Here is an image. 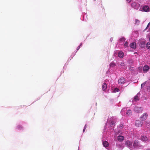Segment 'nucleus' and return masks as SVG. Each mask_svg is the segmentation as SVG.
Here are the masks:
<instances>
[{"instance_id": "f257e3e1", "label": "nucleus", "mask_w": 150, "mask_h": 150, "mask_svg": "<svg viewBox=\"0 0 150 150\" xmlns=\"http://www.w3.org/2000/svg\"><path fill=\"white\" fill-rule=\"evenodd\" d=\"M133 146L134 148H139L141 147L142 146L138 141L134 140L133 142Z\"/></svg>"}, {"instance_id": "f03ea898", "label": "nucleus", "mask_w": 150, "mask_h": 150, "mask_svg": "<svg viewBox=\"0 0 150 150\" xmlns=\"http://www.w3.org/2000/svg\"><path fill=\"white\" fill-rule=\"evenodd\" d=\"M139 6L140 5L139 4L135 2H133L131 4V6L136 9H138L139 8Z\"/></svg>"}, {"instance_id": "7ed1b4c3", "label": "nucleus", "mask_w": 150, "mask_h": 150, "mask_svg": "<svg viewBox=\"0 0 150 150\" xmlns=\"http://www.w3.org/2000/svg\"><path fill=\"white\" fill-rule=\"evenodd\" d=\"M135 125L137 127H141L142 126V123L141 121L137 120L136 121Z\"/></svg>"}, {"instance_id": "20e7f679", "label": "nucleus", "mask_w": 150, "mask_h": 150, "mask_svg": "<svg viewBox=\"0 0 150 150\" xmlns=\"http://www.w3.org/2000/svg\"><path fill=\"white\" fill-rule=\"evenodd\" d=\"M147 113H144L143 114L142 116L140 118V120L142 121L145 120L147 118Z\"/></svg>"}, {"instance_id": "39448f33", "label": "nucleus", "mask_w": 150, "mask_h": 150, "mask_svg": "<svg viewBox=\"0 0 150 150\" xmlns=\"http://www.w3.org/2000/svg\"><path fill=\"white\" fill-rule=\"evenodd\" d=\"M134 111L137 112H140L142 111V109L141 108L138 107H135L134 108Z\"/></svg>"}, {"instance_id": "423d86ee", "label": "nucleus", "mask_w": 150, "mask_h": 150, "mask_svg": "<svg viewBox=\"0 0 150 150\" xmlns=\"http://www.w3.org/2000/svg\"><path fill=\"white\" fill-rule=\"evenodd\" d=\"M125 82V80L124 77H122L118 81V82L119 83L121 84H124Z\"/></svg>"}, {"instance_id": "0eeeda50", "label": "nucleus", "mask_w": 150, "mask_h": 150, "mask_svg": "<svg viewBox=\"0 0 150 150\" xmlns=\"http://www.w3.org/2000/svg\"><path fill=\"white\" fill-rule=\"evenodd\" d=\"M143 10L144 11L146 12H148L150 11V8L149 6H144L143 8Z\"/></svg>"}, {"instance_id": "6e6552de", "label": "nucleus", "mask_w": 150, "mask_h": 150, "mask_svg": "<svg viewBox=\"0 0 150 150\" xmlns=\"http://www.w3.org/2000/svg\"><path fill=\"white\" fill-rule=\"evenodd\" d=\"M140 139L142 141L146 142L148 140V138L146 136L143 135L141 137Z\"/></svg>"}, {"instance_id": "1a4fd4ad", "label": "nucleus", "mask_w": 150, "mask_h": 150, "mask_svg": "<svg viewBox=\"0 0 150 150\" xmlns=\"http://www.w3.org/2000/svg\"><path fill=\"white\" fill-rule=\"evenodd\" d=\"M125 144L128 147L131 148L132 146V142L131 141H127L125 142Z\"/></svg>"}, {"instance_id": "9d476101", "label": "nucleus", "mask_w": 150, "mask_h": 150, "mask_svg": "<svg viewBox=\"0 0 150 150\" xmlns=\"http://www.w3.org/2000/svg\"><path fill=\"white\" fill-rule=\"evenodd\" d=\"M129 46L130 47L133 49H135L136 47V44L135 42H132L131 43Z\"/></svg>"}, {"instance_id": "9b49d317", "label": "nucleus", "mask_w": 150, "mask_h": 150, "mask_svg": "<svg viewBox=\"0 0 150 150\" xmlns=\"http://www.w3.org/2000/svg\"><path fill=\"white\" fill-rule=\"evenodd\" d=\"M149 67L148 66H145L143 68V71L144 72H146L148 71H149Z\"/></svg>"}, {"instance_id": "f8f14e48", "label": "nucleus", "mask_w": 150, "mask_h": 150, "mask_svg": "<svg viewBox=\"0 0 150 150\" xmlns=\"http://www.w3.org/2000/svg\"><path fill=\"white\" fill-rule=\"evenodd\" d=\"M103 146L106 148L109 146L108 143L106 141H104L103 142Z\"/></svg>"}, {"instance_id": "ddd939ff", "label": "nucleus", "mask_w": 150, "mask_h": 150, "mask_svg": "<svg viewBox=\"0 0 150 150\" xmlns=\"http://www.w3.org/2000/svg\"><path fill=\"white\" fill-rule=\"evenodd\" d=\"M124 138L123 136L120 135L118 136L117 139L119 141L121 142L124 140Z\"/></svg>"}, {"instance_id": "4468645a", "label": "nucleus", "mask_w": 150, "mask_h": 150, "mask_svg": "<svg viewBox=\"0 0 150 150\" xmlns=\"http://www.w3.org/2000/svg\"><path fill=\"white\" fill-rule=\"evenodd\" d=\"M139 95V94L138 93L134 97V100L135 101H137L139 100V98L138 95Z\"/></svg>"}, {"instance_id": "2eb2a0df", "label": "nucleus", "mask_w": 150, "mask_h": 150, "mask_svg": "<svg viewBox=\"0 0 150 150\" xmlns=\"http://www.w3.org/2000/svg\"><path fill=\"white\" fill-rule=\"evenodd\" d=\"M118 56L120 58H123L124 56V53L122 51H120L118 53Z\"/></svg>"}, {"instance_id": "dca6fc26", "label": "nucleus", "mask_w": 150, "mask_h": 150, "mask_svg": "<svg viewBox=\"0 0 150 150\" xmlns=\"http://www.w3.org/2000/svg\"><path fill=\"white\" fill-rule=\"evenodd\" d=\"M126 114L128 116H130L132 114V111L130 110H127L126 112Z\"/></svg>"}, {"instance_id": "f3484780", "label": "nucleus", "mask_w": 150, "mask_h": 150, "mask_svg": "<svg viewBox=\"0 0 150 150\" xmlns=\"http://www.w3.org/2000/svg\"><path fill=\"white\" fill-rule=\"evenodd\" d=\"M107 87V85L105 83H103L102 86V89L103 91H105Z\"/></svg>"}, {"instance_id": "a211bd4d", "label": "nucleus", "mask_w": 150, "mask_h": 150, "mask_svg": "<svg viewBox=\"0 0 150 150\" xmlns=\"http://www.w3.org/2000/svg\"><path fill=\"white\" fill-rule=\"evenodd\" d=\"M140 23V21L138 19H136L135 20V23L137 25H139Z\"/></svg>"}, {"instance_id": "6ab92c4d", "label": "nucleus", "mask_w": 150, "mask_h": 150, "mask_svg": "<svg viewBox=\"0 0 150 150\" xmlns=\"http://www.w3.org/2000/svg\"><path fill=\"white\" fill-rule=\"evenodd\" d=\"M115 64L113 62H112L110 64V66L111 67H114L115 66Z\"/></svg>"}, {"instance_id": "aec40b11", "label": "nucleus", "mask_w": 150, "mask_h": 150, "mask_svg": "<svg viewBox=\"0 0 150 150\" xmlns=\"http://www.w3.org/2000/svg\"><path fill=\"white\" fill-rule=\"evenodd\" d=\"M119 40L120 42H123L125 40V39L124 37H122L120 38Z\"/></svg>"}, {"instance_id": "412c9836", "label": "nucleus", "mask_w": 150, "mask_h": 150, "mask_svg": "<svg viewBox=\"0 0 150 150\" xmlns=\"http://www.w3.org/2000/svg\"><path fill=\"white\" fill-rule=\"evenodd\" d=\"M146 47L149 49H150V43L148 42L146 45Z\"/></svg>"}, {"instance_id": "4be33fe9", "label": "nucleus", "mask_w": 150, "mask_h": 150, "mask_svg": "<svg viewBox=\"0 0 150 150\" xmlns=\"http://www.w3.org/2000/svg\"><path fill=\"white\" fill-rule=\"evenodd\" d=\"M119 91V89L117 88H115L114 90V92H116Z\"/></svg>"}, {"instance_id": "5701e85b", "label": "nucleus", "mask_w": 150, "mask_h": 150, "mask_svg": "<svg viewBox=\"0 0 150 150\" xmlns=\"http://www.w3.org/2000/svg\"><path fill=\"white\" fill-rule=\"evenodd\" d=\"M128 42L127 41H126L124 44V46L125 47H127L128 46Z\"/></svg>"}, {"instance_id": "b1692460", "label": "nucleus", "mask_w": 150, "mask_h": 150, "mask_svg": "<svg viewBox=\"0 0 150 150\" xmlns=\"http://www.w3.org/2000/svg\"><path fill=\"white\" fill-rule=\"evenodd\" d=\"M120 65L122 67H124L125 66V64L123 62H121L120 64Z\"/></svg>"}, {"instance_id": "393cba45", "label": "nucleus", "mask_w": 150, "mask_h": 150, "mask_svg": "<svg viewBox=\"0 0 150 150\" xmlns=\"http://www.w3.org/2000/svg\"><path fill=\"white\" fill-rule=\"evenodd\" d=\"M115 122H114V121H112L110 123V125H113L115 124Z\"/></svg>"}, {"instance_id": "a878e982", "label": "nucleus", "mask_w": 150, "mask_h": 150, "mask_svg": "<svg viewBox=\"0 0 150 150\" xmlns=\"http://www.w3.org/2000/svg\"><path fill=\"white\" fill-rule=\"evenodd\" d=\"M145 84H146V82H144V83H142L141 85V87H142L144 86V85H145Z\"/></svg>"}, {"instance_id": "bb28decb", "label": "nucleus", "mask_w": 150, "mask_h": 150, "mask_svg": "<svg viewBox=\"0 0 150 150\" xmlns=\"http://www.w3.org/2000/svg\"><path fill=\"white\" fill-rule=\"evenodd\" d=\"M86 128V125H85V126H84V129H83V132H84Z\"/></svg>"}, {"instance_id": "cd10ccee", "label": "nucleus", "mask_w": 150, "mask_h": 150, "mask_svg": "<svg viewBox=\"0 0 150 150\" xmlns=\"http://www.w3.org/2000/svg\"><path fill=\"white\" fill-rule=\"evenodd\" d=\"M80 45L78 47V49H77V50H78L80 48V45Z\"/></svg>"}, {"instance_id": "c85d7f7f", "label": "nucleus", "mask_w": 150, "mask_h": 150, "mask_svg": "<svg viewBox=\"0 0 150 150\" xmlns=\"http://www.w3.org/2000/svg\"><path fill=\"white\" fill-rule=\"evenodd\" d=\"M127 1H129V2H131V0H126Z\"/></svg>"}, {"instance_id": "c756f323", "label": "nucleus", "mask_w": 150, "mask_h": 150, "mask_svg": "<svg viewBox=\"0 0 150 150\" xmlns=\"http://www.w3.org/2000/svg\"><path fill=\"white\" fill-rule=\"evenodd\" d=\"M142 42L143 43V44L144 45H145V42Z\"/></svg>"}, {"instance_id": "7c9ffc66", "label": "nucleus", "mask_w": 150, "mask_h": 150, "mask_svg": "<svg viewBox=\"0 0 150 150\" xmlns=\"http://www.w3.org/2000/svg\"><path fill=\"white\" fill-rule=\"evenodd\" d=\"M149 24H148V25H147V27H146V28H147V27H148V26H149Z\"/></svg>"}]
</instances>
